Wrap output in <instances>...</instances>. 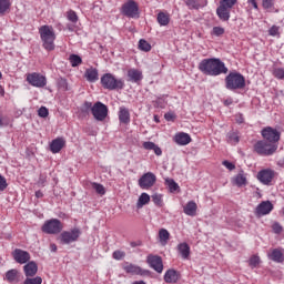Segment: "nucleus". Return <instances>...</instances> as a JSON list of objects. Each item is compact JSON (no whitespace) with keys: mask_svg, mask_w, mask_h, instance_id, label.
I'll return each instance as SVG.
<instances>
[{"mask_svg":"<svg viewBox=\"0 0 284 284\" xmlns=\"http://www.w3.org/2000/svg\"><path fill=\"white\" fill-rule=\"evenodd\" d=\"M112 258H114V261H123L125 258V252L120 250L114 251Z\"/></svg>","mask_w":284,"mask_h":284,"instance_id":"obj_46","label":"nucleus"},{"mask_svg":"<svg viewBox=\"0 0 284 284\" xmlns=\"http://www.w3.org/2000/svg\"><path fill=\"white\" fill-rule=\"evenodd\" d=\"M69 61L72 68H78V65L83 63V59H81V57L78 54H71L69 57Z\"/></svg>","mask_w":284,"mask_h":284,"instance_id":"obj_35","label":"nucleus"},{"mask_svg":"<svg viewBox=\"0 0 284 284\" xmlns=\"http://www.w3.org/2000/svg\"><path fill=\"white\" fill-rule=\"evenodd\" d=\"M156 183V175L152 172L144 173L140 179H139V185L141 190H150Z\"/></svg>","mask_w":284,"mask_h":284,"instance_id":"obj_14","label":"nucleus"},{"mask_svg":"<svg viewBox=\"0 0 284 284\" xmlns=\"http://www.w3.org/2000/svg\"><path fill=\"white\" fill-rule=\"evenodd\" d=\"M234 183H235V185H237V187H243V185H247V178L245 176L244 171H240L234 176Z\"/></svg>","mask_w":284,"mask_h":284,"instance_id":"obj_29","label":"nucleus"},{"mask_svg":"<svg viewBox=\"0 0 284 284\" xmlns=\"http://www.w3.org/2000/svg\"><path fill=\"white\" fill-rule=\"evenodd\" d=\"M268 258L274 263H283L284 262V250L283 248H273L271 253H268Z\"/></svg>","mask_w":284,"mask_h":284,"instance_id":"obj_20","label":"nucleus"},{"mask_svg":"<svg viewBox=\"0 0 284 284\" xmlns=\"http://www.w3.org/2000/svg\"><path fill=\"white\" fill-rule=\"evenodd\" d=\"M159 239L162 245H168V241H170V231L166 229H161L159 231Z\"/></svg>","mask_w":284,"mask_h":284,"instance_id":"obj_33","label":"nucleus"},{"mask_svg":"<svg viewBox=\"0 0 284 284\" xmlns=\"http://www.w3.org/2000/svg\"><path fill=\"white\" fill-rule=\"evenodd\" d=\"M139 49L142 50V52H150V50H152V44H150V42L146 40L141 39L139 41Z\"/></svg>","mask_w":284,"mask_h":284,"instance_id":"obj_38","label":"nucleus"},{"mask_svg":"<svg viewBox=\"0 0 284 284\" xmlns=\"http://www.w3.org/2000/svg\"><path fill=\"white\" fill-rule=\"evenodd\" d=\"M226 90H243L245 88V77L240 72H230L225 78Z\"/></svg>","mask_w":284,"mask_h":284,"instance_id":"obj_3","label":"nucleus"},{"mask_svg":"<svg viewBox=\"0 0 284 284\" xmlns=\"http://www.w3.org/2000/svg\"><path fill=\"white\" fill-rule=\"evenodd\" d=\"M124 272H126V274H142V270L141 266L134 265V264H130L126 263V265L123 266Z\"/></svg>","mask_w":284,"mask_h":284,"instance_id":"obj_30","label":"nucleus"},{"mask_svg":"<svg viewBox=\"0 0 284 284\" xmlns=\"http://www.w3.org/2000/svg\"><path fill=\"white\" fill-rule=\"evenodd\" d=\"M121 14L128 17L129 19H139L141 17V11H139V3L134 0H128L121 7Z\"/></svg>","mask_w":284,"mask_h":284,"instance_id":"obj_7","label":"nucleus"},{"mask_svg":"<svg viewBox=\"0 0 284 284\" xmlns=\"http://www.w3.org/2000/svg\"><path fill=\"white\" fill-rule=\"evenodd\" d=\"M261 264V257L258 255H253L251 256V258L248 260V265L250 267L254 268V267H258V265Z\"/></svg>","mask_w":284,"mask_h":284,"instance_id":"obj_43","label":"nucleus"},{"mask_svg":"<svg viewBox=\"0 0 284 284\" xmlns=\"http://www.w3.org/2000/svg\"><path fill=\"white\" fill-rule=\"evenodd\" d=\"M272 74L278 81H284V68L283 67L273 68Z\"/></svg>","mask_w":284,"mask_h":284,"instance_id":"obj_36","label":"nucleus"},{"mask_svg":"<svg viewBox=\"0 0 284 284\" xmlns=\"http://www.w3.org/2000/svg\"><path fill=\"white\" fill-rule=\"evenodd\" d=\"M164 119L165 121H174V119H176V114H174V112H168L164 114Z\"/></svg>","mask_w":284,"mask_h":284,"instance_id":"obj_57","label":"nucleus"},{"mask_svg":"<svg viewBox=\"0 0 284 284\" xmlns=\"http://www.w3.org/2000/svg\"><path fill=\"white\" fill-rule=\"evenodd\" d=\"M200 72L205 77H221V74H227L229 69L219 58H206L201 60L197 65Z\"/></svg>","mask_w":284,"mask_h":284,"instance_id":"obj_1","label":"nucleus"},{"mask_svg":"<svg viewBox=\"0 0 284 284\" xmlns=\"http://www.w3.org/2000/svg\"><path fill=\"white\" fill-rule=\"evenodd\" d=\"M222 165H224L226 170H230V172H232V170H236V165L227 160L223 161Z\"/></svg>","mask_w":284,"mask_h":284,"instance_id":"obj_53","label":"nucleus"},{"mask_svg":"<svg viewBox=\"0 0 284 284\" xmlns=\"http://www.w3.org/2000/svg\"><path fill=\"white\" fill-rule=\"evenodd\" d=\"M278 150V144L270 143L265 140L257 141L254 144V152L260 156H272Z\"/></svg>","mask_w":284,"mask_h":284,"instance_id":"obj_5","label":"nucleus"},{"mask_svg":"<svg viewBox=\"0 0 284 284\" xmlns=\"http://www.w3.org/2000/svg\"><path fill=\"white\" fill-rule=\"evenodd\" d=\"M178 252L184 261H187L190 258V244L185 242L180 243L178 245Z\"/></svg>","mask_w":284,"mask_h":284,"instance_id":"obj_27","label":"nucleus"},{"mask_svg":"<svg viewBox=\"0 0 284 284\" xmlns=\"http://www.w3.org/2000/svg\"><path fill=\"white\" fill-rule=\"evenodd\" d=\"M101 83L104 90H123L125 88V81L123 79H116L112 73L103 74Z\"/></svg>","mask_w":284,"mask_h":284,"instance_id":"obj_4","label":"nucleus"},{"mask_svg":"<svg viewBox=\"0 0 284 284\" xmlns=\"http://www.w3.org/2000/svg\"><path fill=\"white\" fill-rule=\"evenodd\" d=\"M262 136L264 141L267 143H273V145H278L277 143L281 141V132L272 126L264 128L262 130Z\"/></svg>","mask_w":284,"mask_h":284,"instance_id":"obj_10","label":"nucleus"},{"mask_svg":"<svg viewBox=\"0 0 284 284\" xmlns=\"http://www.w3.org/2000/svg\"><path fill=\"white\" fill-rule=\"evenodd\" d=\"M48 114H50V111H48V108L41 106L38 110V116H41V119H47Z\"/></svg>","mask_w":284,"mask_h":284,"instance_id":"obj_49","label":"nucleus"},{"mask_svg":"<svg viewBox=\"0 0 284 284\" xmlns=\"http://www.w3.org/2000/svg\"><path fill=\"white\" fill-rule=\"evenodd\" d=\"M41 230L44 234H61L63 231V224L59 219H51L44 222Z\"/></svg>","mask_w":284,"mask_h":284,"instance_id":"obj_9","label":"nucleus"},{"mask_svg":"<svg viewBox=\"0 0 284 284\" xmlns=\"http://www.w3.org/2000/svg\"><path fill=\"white\" fill-rule=\"evenodd\" d=\"M8 187V181L0 174V192H3Z\"/></svg>","mask_w":284,"mask_h":284,"instance_id":"obj_52","label":"nucleus"},{"mask_svg":"<svg viewBox=\"0 0 284 284\" xmlns=\"http://www.w3.org/2000/svg\"><path fill=\"white\" fill-rule=\"evenodd\" d=\"M146 263L149 267L158 272V274H163V258L161 256L150 254L146 257Z\"/></svg>","mask_w":284,"mask_h":284,"instance_id":"obj_13","label":"nucleus"},{"mask_svg":"<svg viewBox=\"0 0 284 284\" xmlns=\"http://www.w3.org/2000/svg\"><path fill=\"white\" fill-rule=\"evenodd\" d=\"M92 108H94V105H92V102H84L82 105V112H92Z\"/></svg>","mask_w":284,"mask_h":284,"instance_id":"obj_55","label":"nucleus"},{"mask_svg":"<svg viewBox=\"0 0 284 284\" xmlns=\"http://www.w3.org/2000/svg\"><path fill=\"white\" fill-rule=\"evenodd\" d=\"M224 105H232V100L230 99V100H225L224 101Z\"/></svg>","mask_w":284,"mask_h":284,"instance_id":"obj_63","label":"nucleus"},{"mask_svg":"<svg viewBox=\"0 0 284 284\" xmlns=\"http://www.w3.org/2000/svg\"><path fill=\"white\" fill-rule=\"evenodd\" d=\"M81 236L80 229H72L71 231H63L60 234L59 241L61 245H71V243H77Z\"/></svg>","mask_w":284,"mask_h":284,"instance_id":"obj_8","label":"nucleus"},{"mask_svg":"<svg viewBox=\"0 0 284 284\" xmlns=\"http://www.w3.org/2000/svg\"><path fill=\"white\" fill-rule=\"evenodd\" d=\"M40 39L42 41V47L48 52L54 50V41H57V34L54 33V28L52 26L44 24L39 28Z\"/></svg>","mask_w":284,"mask_h":284,"instance_id":"obj_2","label":"nucleus"},{"mask_svg":"<svg viewBox=\"0 0 284 284\" xmlns=\"http://www.w3.org/2000/svg\"><path fill=\"white\" fill-rule=\"evenodd\" d=\"M91 114L95 121H105L108 118V105L102 102H95L91 109Z\"/></svg>","mask_w":284,"mask_h":284,"instance_id":"obj_11","label":"nucleus"},{"mask_svg":"<svg viewBox=\"0 0 284 284\" xmlns=\"http://www.w3.org/2000/svg\"><path fill=\"white\" fill-rule=\"evenodd\" d=\"M196 210H199V206L194 201L187 202L186 205L183 207V212L184 214H186V216H196Z\"/></svg>","mask_w":284,"mask_h":284,"instance_id":"obj_25","label":"nucleus"},{"mask_svg":"<svg viewBox=\"0 0 284 284\" xmlns=\"http://www.w3.org/2000/svg\"><path fill=\"white\" fill-rule=\"evenodd\" d=\"M165 183H166L170 192H176V190H179V184L173 179L168 178L165 180Z\"/></svg>","mask_w":284,"mask_h":284,"instance_id":"obj_39","label":"nucleus"},{"mask_svg":"<svg viewBox=\"0 0 284 284\" xmlns=\"http://www.w3.org/2000/svg\"><path fill=\"white\" fill-rule=\"evenodd\" d=\"M47 181H48V176L45 174H40L37 183L40 187H45Z\"/></svg>","mask_w":284,"mask_h":284,"instance_id":"obj_51","label":"nucleus"},{"mask_svg":"<svg viewBox=\"0 0 284 284\" xmlns=\"http://www.w3.org/2000/svg\"><path fill=\"white\" fill-rule=\"evenodd\" d=\"M262 8L264 10H272L274 8V0H262Z\"/></svg>","mask_w":284,"mask_h":284,"instance_id":"obj_48","label":"nucleus"},{"mask_svg":"<svg viewBox=\"0 0 284 284\" xmlns=\"http://www.w3.org/2000/svg\"><path fill=\"white\" fill-rule=\"evenodd\" d=\"M274 174H275L274 170L264 169L257 173V180L263 185H272V181L274 180Z\"/></svg>","mask_w":284,"mask_h":284,"instance_id":"obj_15","label":"nucleus"},{"mask_svg":"<svg viewBox=\"0 0 284 284\" xmlns=\"http://www.w3.org/2000/svg\"><path fill=\"white\" fill-rule=\"evenodd\" d=\"M185 3L190 10H199L201 8V4L196 0H186Z\"/></svg>","mask_w":284,"mask_h":284,"instance_id":"obj_47","label":"nucleus"},{"mask_svg":"<svg viewBox=\"0 0 284 284\" xmlns=\"http://www.w3.org/2000/svg\"><path fill=\"white\" fill-rule=\"evenodd\" d=\"M247 3L254 8V10H258V3L256 0H247Z\"/></svg>","mask_w":284,"mask_h":284,"instance_id":"obj_60","label":"nucleus"},{"mask_svg":"<svg viewBox=\"0 0 284 284\" xmlns=\"http://www.w3.org/2000/svg\"><path fill=\"white\" fill-rule=\"evenodd\" d=\"M12 3L10 0H0V14H6L10 10Z\"/></svg>","mask_w":284,"mask_h":284,"instance_id":"obj_37","label":"nucleus"},{"mask_svg":"<svg viewBox=\"0 0 284 284\" xmlns=\"http://www.w3.org/2000/svg\"><path fill=\"white\" fill-rule=\"evenodd\" d=\"M36 197H37V199H43V192L37 191V192H36Z\"/></svg>","mask_w":284,"mask_h":284,"instance_id":"obj_61","label":"nucleus"},{"mask_svg":"<svg viewBox=\"0 0 284 284\" xmlns=\"http://www.w3.org/2000/svg\"><path fill=\"white\" fill-rule=\"evenodd\" d=\"M24 276L32 277L37 276V272H39V266L34 261L27 262V264L23 266Z\"/></svg>","mask_w":284,"mask_h":284,"instance_id":"obj_19","label":"nucleus"},{"mask_svg":"<svg viewBox=\"0 0 284 284\" xmlns=\"http://www.w3.org/2000/svg\"><path fill=\"white\" fill-rule=\"evenodd\" d=\"M19 278H21V274L19 273V270L17 268H11L7 271L4 275V281L8 283H19Z\"/></svg>","mask_w":284,"mask_h":284,"instance_id":"obj_21","label":"nucleus"},{"mask_svg":"<svg viewBox=\"0 0 284 284\" xmlns=\"http://www.w3.org/2000/svg\"><path fill=\"white\" fill-rule=\"evenodd\" d=\"M128 77L129 81L132 83H139V81L143 80V72H141L139 69H129Z\"/></svg>","mask_w":284,"mask_h":284,"instance_id":"obj_24","label":"nucleus"},{"mask_svg":"<svg viewBox=\"0 0 284 284\" xmlns=\"http://www.w3.org/2000/svg\"><path fill=\"white\" fill-rule=\"evenodd\" d=\"M148 203H150V194L142 193L136 202L138 210H141V207H143L144 205H148Z\"/></svg>","mask_w":284,"mask_h":284,"instance_id":"obj_32","label":"nucleus"},{"mask_svg":"<svg viewBox=\"0 0 284 284\" xmlns=\"http://www.w3.org/2000/svg\"><path fill=\"white\" fill-rule=\"evenodd\" d=\"M43 283V278L41 276L36 277H27L22 284H41Z\"/></svg>","mask_w":284,"mask_h":284,"instance_id":"obj_41","label":"nucleus"},{"mask_svg":"<svg viewBox=\"0 0 284 284\" xmlns=\"http://www.w3.org/2000/svg\"><path fill=\"white\" fill-rule=\"evenodd\" d=\"M268 34H270V37H278V27L277 26H273L268 30Z\"/></svg>","mask_w":284,"mask_h":284,"instance_id":"obj_56","label":"nucleus"},{"mask_svg":"<svg viewBox=\"0 0 284 284\" xmlns=\"http://www.w3.org/2000/svg\"><path fill=\"white\" fill-rule=\"evenodd\" d=\"M68 20L71 21V23H77L79 21V16H77V12L74 11H69Z\"/></svg>","mask_w":284,"mask_h":284,"instance_id":"obj_50","label":"nucleus"},{"mask_svg":"<svg viewBox=\"0 0 284 284\" xmlns=\"http://www.w3.org/2000/svg\"><path fill=\"white\" fill-rule=\"evenodd\" d=\"M132 284H145V282H143V281H135Z\"/></svg>","mask_w":284,"mask_h":284,"instance_id":"obj_64","label":"nucleus"},{"mask_svg":"<svg viewBox=\"0 0 284 284\" xmlns=\"http://www.w3.org/2000/svg\"><path fill=\"white\" fill-rule=\"evenodd\" d=\"M211 34H212V37H223L225 34V28L213 27Z\"/></svg>","mask_w":284,"mask_h":284,"instance_id":"obj_44","label":"nucleus"},{"mask_svg":"<svg viewBox=\"0 0 284 284\" xmlns=\"http://www.w3.org/2000/svg\"><path fill=\"white\" fill-rule=\"evenodd\" d=\"M84 78L89 83H97L99 81V70L97 68H89L84 72Z\"/></svg>","mask_w":284,"mask_h":284,"instance_id":"obj_23","label":"nucleus"},{"mask_svg":"<svg viewBox=\"0 0 284 284\" xmlns=\"http://www.w3.org/2000/svg\"><path fill=\"white\" fill-rule=\"evenodd\" d=\"M27 81L33 88H45V85H48V79L43 74L37 72L29 73L27 75Z\"/></svg>","mask_w":284,"mask_h":284,"instance_id":"obj_12","label":"nucleus"},{"mask_svg":"<svg viewBox=\"0 0 284 284\" xmlns=\"http://www.w3.org/2000/svg\"><path fill=\"white\" fill-rule=\"evenodd\" d=\"M119 121L120 123H124L125 125L130 123V110H128V108L120 106Z\"/></svg>","mask_w":284,"mask_h":284,"instance_id":"obj_28","label":"nucleus"},{"mask_svg":"<svg viewBox=\"0 0 284 284\" xmlns=\"http://www.w3.org/2000/svg\"><path fill=\"white\" fill-rule=\"evenodd\" d=\"M158 23L159 26H162V27H165V26H169L170 24V14L163 12V11H160L158 13Z\"/></svg>","mask_w":284,"mask_h":284,"instance_id":"obj_31","label":"nucleus"},{"mask_svg":"<svg viewBox=\"0 0 284 284\" xmlns=\"http://www.w3.org/2000/svg\"><path fill=\"white\" fill-rule=\"evenodd\" d=\"M237 0H221L216 9L220 21H230L231 11L236 6Z\"/></svg>","mask_w":284,"mask_h":284,"instance_id":"obj_6","label":"nucleus"},{"mask_svg":"<svg viewBox=\"0 0 284 284\" xmlns=\"http://www.w3.org/2000/svg\"><path fill=\"white\" fill-rule=\"evenodd\" d=\"M153 152L156 154V156H161V154H163V151L156 144L155 148H153Z\"/></svg>","mask_w":284,"mask_h":284,"instance_id":"obj_59","label":"nucleus"},{"mask_svg":"<svg viewBox=\"0 0 284 284\" xmlns=\"http://www.w3.org/2000/svg\"><path fill=\"white\" fill-rule=\"evenodd\" d=\"M58 88L60 90H63L64 92H68V90H70V88L68 87V80L60 78L58 80Z\"/></svg>","mask_w":284,"mask_h":284,"instance_id":"obj_45","label":"nucleus"},{"mask_svg":"<svg viewBox=\"0 0 284 284\" xmlns=\"http://www.w3.org/2000/svg\"><path fill=\"white\" fill-rule=\"evenodd\" d=\"M226 139H227V143H230L231 145H236L240 141L239 133L234 131H230L226 135Z\"/></svg>","mask_w":284,"mask_h":284,"instance_id":"obj_34","label":"nucleus"},{"mask_svg":"<svg viewBox=\"0 0 284 284\" xmlns=\"http://www.w3.org/2000/svg\"><path fill=\"white\" fill-rule=\"evenodd\" d=\"M151 199L154 205H158V207H163V195L155 193L151 196Z\"/></svg>","mask_w":284,"mask_h":284,"instance_id":"obj_40","label":"nucleus"},{"mask_svg":"<svg viewBox=\"0 0 284 284\" xmlns=\"http://www.w3.org/2000/svg\"><path fill=\"white\" fill-rule=\"evenodd\" d=\"M13 261H16V263H19L20 265H26V263H29L31 256L30 253L28 251H23L21 248H16L12 253H11Z\"/></svg>","mask_w":284,"mask_h":284,"instance_id":"obj_16","label":"nucleus"},{"mask_svg":"<svg viewBox=\"0 0 284 284\" xmlns=\"http://www.w3.org/2000/svg\"><path fill=\"white\" fill-rule=\"evenodd\" d=\"M155 146H156V144L154 142H144L143 143L144 150H154Z\"/></svg>","mask_w":284,"mask_h":284,"instance_id":"obj_58","label":"nucleus"},{"mask_svg":"<svg viewBox=\"0 0 284 284\" xmlns=\"http://www.w3.org/2000/svg\"><path fill=\"white\" fill-rule=\"evenodd\" d=\"M50 250L51 252H57V244H51Z\"/></svg>","mask_w":284,"mask_h":284,"instance_id":"obj_62","label":"nucleus"},{"mask_svg":"<svg viewBox=\"0 0 284 284\" xmlns=\"http://www.w3.org/2000/svg\"><path fill=\"white\" fill-rule=\"evenodd\" d=\"M272 227L275 234H281V232H283V226L278 222H275Z\"/></svg>","mask_w":284,"mask_h":284,"instance_id":"obj_54","label":"nucleus"},{"mask_svg":"<svg viewBox=\"0 0 284 284\" xmlns=\"http://www.w3.org/2000/svg\"><path fill=\"white\" fill-rule=\"evenodd\" d=\"M164 281H165V283H178L179 272H176V270H174V268L168 270L164 273Z\"/></svg>","mask_w":284,"mask_h":284,"instance_id":"obj_26","label":"nucleus"},{"mask_svg":"<svg viewBox=\"0 0 284 284\" xmlns=\"http://www.w3.org/2000/svg\"><path fill=\"white\" fill-rule=\"evenodd\" d=\"M173 141L178 145H190V143H192V138L185 132H180L174 135Z\"/></svg>","mask_w":284,"mask_h":284,"instance_id":"obj_18","label":"nucleus"},{"mask_svg":"<svg viewBox=\"0 0 284 284\" xmlns=\"http://www.w3.org/2000/svg\"><path fill=\"white\" fill-rule=\"evenodd\" d=\"M91 185H92V189L95 190L97 194H100L101 196L105 194V187L103 186V184L93 182Z\"/></svg>","mask_w":284,"mask_h":284,"instance_id":"obj_42","label":"nucleus"},{"mask_svg":"<svg viewBox=\"0 0 284 284\" xmlns=\"http://www.w3.org/2000/svg\"><path fill=\"white\" fill-rule=\"evenodd\" d=\"M274 210V204L271 201H263L255 209V215L267 216Z\"/></svg>","mask_w":284,"mask_h":284,"instance_id":"obj_17","label":"nucleus"},{"mask_svg":"<svg viewBox=\"0 0 284 284\" xmlns=\"http://www.w3.org/2000/svg\"><path fill=\"white\" fill-rule=\"evenodd\" d=\"M65 146V140L63 138H57L50 144V150L53 154H59L61 150Z\"/></svg>","mask_w":284,"mask_h":284,"instance_id":"obj_22","label":"nucleus"}]
</instances>
